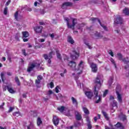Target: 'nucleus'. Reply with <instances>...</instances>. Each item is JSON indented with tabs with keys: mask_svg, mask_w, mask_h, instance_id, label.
<instances>
[{
	"mask_svg": "<svg viewBox=\"0 0 129 129\" xmlns=\"http://www.w3.org/2000/svg\"><path fill=\"white\" fill-rule=\"evenodd\" d=\"M85 63L84 61L81 60L78 67V68H76V62L75 61H70L69 63V66L71 67L73 71H75V73L73 74V76H74L75 79L77 82V85L79 88H81V83L78 80V75H80L82 73V70L84 68V65Z\"/></svg>",
	"mask_w": 129,
	"mask_h": 129,
	"instance_id": "nucleus-1",
	"label": "nucleus"
},
{
	"mask_svg": "<svg viewBox=\"0 0 129 129\" xmlns=\"http://www.w3.org/2000/svg\"><path fill=\"white\" fill-rule=\"evenodd\" d=\"M94 82L96 84L94 93L95 95V98H98V100L95 101V103H99L100 101H101V96L100 95H98V91H97V90L101 87V85H102V83H103V77L102 76H97Z\"/></svg>",
	"mask_w": 129,
	"mask_h": 129,
	"instance_id": "nucleus-2",
	"label": "nucleus"
},
{
	"mask_svg": "<svg viewBox=\"0 0 129 129\" xmlns=\"http://www.w3.org/2000/svg\"><path fill=\"white\" fill-rule=\"evenodd\" d=\"M40 64V63L38 60L33 61L32 63H30L29 64L27 69V72H31V71H32L33 69H34L35 67H39Z\"/></svg>",
	"mask_w": 129,
	"mask_h": 129,
	"instance_id": "nucleus-3",
	"label": "nucleus"
},
{
	"mask_svg": "<svg viewBox=\"0 0 129 129\" xmlns=\"http://www.w3.org/2000/svg\"><path fill=\"white\" fill-rule=\"evenodd\" d=\"M64 21H66V22H67V25L68 28L69 29H74V27L75 26V25H76V23L77 22V20H76V19H73V25H70L69 24L70 19L68 17L64 18Z\"/></svg>",
	"mask_w": 129,
	"mask_h": 129,
	"instance_id": "nucleus-4",
	"label": "nucleus"
},
{
	"mask_svg": "<svg viewBox=\"0 0 129 129\" xmlns=\"http://www.w3.org/2000/svg\"><path fill=\"white\" fill-rule=\"evenodd\" d=\"M111 128L107 126H105V129H124V126L122 125V123L118 122L116 124L114 125V128L112 126V125L111 124H109Z\"/></svg>",
	"mask_w": 129,
	"mask_h": 129,
	"instance_id": "nucleus-5",
	"label": "nucleus"
},
{
	"mask_svg": "<svg viewBox=\"0 0 129 129\" xmlns=\"http://www.w3.org/2000/svg\"><path fill=\"white\" fill-rule=\"evenodd\" d=\"M83 90L87 97L90 99H91V98H92V96H93V93L90 91V90L86 87L83 88Z\"/></svg>",
	"mask_w": 129,
	"mask_h": 129,
	"instance_id": "nucleus-6",
	"label": "nucleus"
},
{
	"mask_svg": "<svg viewBox=\"0 0 129 129\" xmlns=\"http://www.w3.org/2000/svg\"><path fill=\"white\" fill-rule=\"evenodd\" d=\"M52 55H53V51L49 53V56L47 54H44L43 56L45 60H47V66L50 67L51 66V58H52Z\"/></svg>",
	"mask_w": 129,
	"mask_h": 129,
	"instance_id": "nucleus-7",
	"label": "nucleus"
},
{
	"mask_svg": "<svg viewBox=\"0 0 129 129\" xmlns=\"http://www.w3.org/2000/svg\"><path fill=\"white\" fill-rule=\"evenodd\" d=\"M90 20H91V21H92L93 22V23H94L95 22H98L100 24V26H101V27H103L104 30L105 31H107V28L104 25L101 24V22H100V20H99L96 18H91Z\"/></svg>",
	"mask_w": 129,
	"mask_h": 129,
	"instance_id": "nucleus-8",
	"label": "nucleus"
},
{
	"mask_svg": "<svg viewBox=\"0 0 129 129\" xmlns=\"http://www.w3.org/2000/svg\"><path fill=\"white\" fill-rule=\"evenodd\" d=\"M79 57V53L77 52L75 49L72 50V53L71 54V58L72 59H77Z\"/></svg>",
	"mask_w": 129,
	"mask_h": 129,
	"instance_id": "nucleus-9",
	"label": "nucleus"
},
{
	"mask_svg": "<svg viewBox=\"0 0 129 129\" xmlns=\"http://www.w3.org/2000/svg\"><path fill=\"white\" fill-rule=\"evenodd\" d=\"M117 56L119 60L123 61L125 64H127L129 62L128 57L122 58V55L119 53H117Z\"/></svg>",
	"mask_w": 129,
	"mask_h": 129,
	"instance_id": "nucleus-10",
	"label": "nucleus"
},
{
	"mask_svg": "<svg viewBox=\"0 0 129 129\" xmlns=\"http://www.w3.org/2000/svg\"><path fill=\"white\" fill-rule=\"evenodd\" d=\"M123 22L122 18L119 16H117V17L115 18L114 24L118 25V24H122Z\"/></svg>",
	"mask_w": 129,
	"mask_h": 129,
	"instance_id": "nucleus-11",
	"label": "nucleus"
},
{
	"mask_svg": "<svg viewBox=\"0 0 129 129\" xmlns=\"http://www.w3.org/2000/svg\"><path fill=\"white\" fill-rule=\"evenodd\" d=\"M90 64V67L92 69V72H94V73L97 72V65L94 63H91Z\"/></svg>",
	"mask_w": 129,
	"mask_h": 129,
	"instance_id": "nucleus-12",
	"label": "nucleus"
},
{
	"mask_svg": "<svg viewBox=\"0 0 129 129\" xmlns=\"http://www.w3.org/2000/svg\"><path fill=\"white\" fill-rule=\"evenodd\" d=\"M42 29L43 27L42 26H36L35 27H34V30L35 32H36L38 34H39L40 33H42Z\"/></svg>",
	"mask_w": 129,
	"mask_h": 129,
	"instance_id": "nucleus-13",
	"label": "nucleus"
},
{
	"mask_svg": "<svg viewBox=\"0 0 129 129\" xmlns=\"http://www.w3.org/2000/svg\"><path fill=\"white\" fill-rule=\"evenodd\" d=\"M116 94L117 95L118 101L120 103L121 102H122V97L121 96V95L119 94V93L117 91H116Z\"/></svg>",
	"mask_w": 129,
	"mask_h": 129,
	"instance_id": "nucleus-14",
	"label": "nucleus"
},
{
	"mask_svg": "<svg viewBox=\"0 0 129 129\" xmlns=\"http://www.w3.org/2000/svg\"><path fill=\"white\" fill-rule=\"evenodd\" d=\"M72 3L70 2H66L61 6L62 9H67V7H71Z\"/></svg>",
	"mask_w": 129,
	"mask_h": 129,
	"instance_id": "nucleus-15",
	"label": "nucleus"
},
{
	"mask_svg": "<svg viewBox=\"0 0 129 129\" xmlns=\"http://www.w3.org/2000/svg\"><path fill=\"white\" fill-rule=\"evenodd\" d=\"M86 121L88 123V128L91 129L92 128V126L91 125V122L90 121V119H89V117L87 116L86 117Z\"/></svg>",
	"mask_w": 129,
	"mask_h": 129,
	"instance_id": "nucleus-16",
	"label": "nucleus"
},
{
	"mask_svg": "<svg viewBox=\"0 0 129 129\" xmlns=\"http://www.w3.org/2000/svg\"><path fill=\"white\" fill-rule=\"evenodd\" d=\"M72 101L73 105H74L75 107H78V102H77V100L75 99L74 97H72Z\"/></svg>",
	"mask_w": 129,
	"mask_h": 129,
	"instance_id": "nucleus-17",
	"label": "nucleus"
},
{
	"mask_svg": "<svg viewBox=\"0 0 129 129\" xmlns=\"http://www.w3.org/2000/svg\"><path fill=\"white\" fill-rule=\"evenodd\" d=\"M53 123L54 124V125L57 126L58 124H59V118L57 117V116L53 117V119L52 120Z\"/></svg>",
	"mask_w": 129,
	"mask_h": 129,
	"instance_id": "nucleus-18",
	"label": "nucleus"
},
{
	"mask_svg": "<svg viewBox=\"0 0 129 129\" xmlns=\"http://www.w3.org/2000/svg\"><path fill=\"white\" fill-rule=\"evenodd\" d=\"M75 115H76V119L77 120H80L81 118H82V116H81V114L78 112V111L75 112Z\"/></svg>",
	"mask_w": 129,
	"mask_h": 129,
	"instance_id": "nucleus-19",
	"label": "nucleus"
},
{
	"mask_svg": "<svg viewBox=\"0 0 129 129\" xmlns=\"http://www.w3.org/2000/svg\"><path fill=\"white\" fill-rule=\"evenodd\" d=\"M57 109L60 112H64V111H66L67 110V108L65 107L64 106H60L57 108Z\"/></svg>",
	"mask_w": 129,
	"mask_h": 129,
	"instance_id": "nucleus-20",
	"label": "nucleus"
},
{
	"mask_svg": "<svg viewBox=\"0 0 129 129\" xmlns=\"http://www.w3.org/2000/svg\"><path fill=\"white\" fill-rule=\"evenodd\" d=\"M8 91H9V92L10 93H11L12 94H14V93H16V91H15L14 89H13V88L12 87V85H10V86L8 87Z\"/></svg>",
	"mask_w": 129,
	"mask_h": 129,
	"instance_id": "nucleus-21",
	"label": "nucleus"
},
{
	"mask_svg": "<svg viewBox=\"0 0 129 129\" xmlns=\"http://www.w3.org/2000/svg\"><path fill=\"white\" fill-rule=\"evenodd\" d=\"M22 39H24V38H28V37H29V32L27 31H23L22 32Z\"/></svg>",
	"mask_w": 129,
	"mask_h": 129,
	"instance_id": "nucleus-22",
	"label": "nucleus"
},
{
	"mask_svg": "<svg viewBox=\"0 0 129 129\" xmlns=\"http://www.w3.org/2000/svg\"><path fill=\"white\" fill-rule=\"evenodd\" d=\"M14 17L16 21H20V19H22V17L19 16V13L18 11L15 13Z\"/></svg>",
	"mask_w": 129,
	"mask_h": 129,
	"instance_id": "nucleus-23",
	"label": "nucleus"
},
{
	"mask_svg": "<svg viewBox=\"0 0 129 129\" xmlns=\"http://www.w3.org/2000/svg\"><path fill=\"white\" fill-rule=\"evenodd\" d=\"M68 42L72 44H73L75 43L74 40H73V38H72L71 36L68 37Z\"/></svg>",
	"mask_w": 129,
	"mask_h": 129,
	"instance_id": "nucleus-24",
	"label": "nucleus"
},
{
	"mask_svg": "<svg viewBox=\"0 0 129 129\" xmlns=\"http://www.w3.org/2000/svg\"><path fill=\"white\" fill-rule=\"evenodd\" d=\"M83 110L85 114L88 115L90 114V112H89V110L87 109V108L85 107H83Z\"/></svg>",
	"mask_w": 129,
	"mask_h": 129,
	"instance_id": "nucleus-25",
	"label": "nucleus"
},
{
	"mask_svg": "<svg viewBox=\"0 0 129 129\" xmlns=\"http://www.w3.org/2000/svg\"><path fill=\"white\" fill-rule=\"evenodd\" d=\"M34 128H35L34 123L32 122H30V124L28 126H27V129H34Z\"/></svg>",
	"mask_w": 129,
	"mask_h": 129,
	"instance_id": "nucleus-26",
	"label": "nucleus"
},
{
	"mask_svg": "<svg viewBox=\"0 0 129 129\" xmlns=\"http://www.w3.org/2000/svg\"><path fill=\"white\" fill-rule=\"evenodd\" d=\"M123 14L125 15V16H128L129 15V10L128 8H125L123 10Z\"/></svg>",
	"mask_w": 129,
	"mask_h": 129,
	"instance_id": "nucleus-27",
	"label": "nucleus"
},
{
	"mask_svg": "<svg viewBox=\"0 0 129 129\" xmlns=\"http://www.w3.org/2000/svg\"><path fill=\"white\" fill-rule=\"evenodd\" d=\"M42 123H43V121L41 119V118L38 117L37 120V124L38 126H40V125H41V124H42Z\"/></svg>",
	"mask_w": 129,
	"mask_h": 129,
	"instance_id": "nucleus-28",
	"label": "nucleus"
},
{
	"mask_svg": "<svg viewBox=\"0 0 129 129\" xmlns=\"http://www.w3.org/2000/svg\"><path fill=\"white\" fill-rule=\"evenodd\" d=\"M119 117L122 119V120H125V119H126V116L125 114H123V113H121L120 114Z\"/></svg>",
	"mask_w": 129,
	"mask_h": 129,
	"instance_id": "nucleus-29",
	"label": "nucleus"
},
{
	"mask_svg": "<svg viewBox=\"0 0 129 129\" xmlns=\"http://www.w3.org/2000/svg\"><path fill=\"white\" fill-rule=\"evenodd\" d=\"M15 82L17 83L18 86H21V83L20 82V80L19 79V78L17 76L15 77Z\"/></svg>",
	"mask_w": 129,
	"mask_h": 129,
	"instance_id": "nucleus-30",
	"label": "nucleus"
},
{
	"mask_svg": "<svg viewBox=\"0 0 129 129\" xmlns=\"http://www.w3.org/2000/svg\"><path fill=\"white\" fill-rule=\"evenodd\" d=\"M113 81V77H110V79L108 82V85H109V86H111V84H112Z\"/></svg>",
	"mask_w": 129,
	"mask_h": 129,
	"instance_id": "nucleus-31",
	"label": "nucleus"
},
{
	"mask_svg": "<svg viewBox=\"0 0 129 129\" xmlns=\"http://www.w3.org/2000/svg\"><path fill=\"white\" fill-rule=\"evenodd\" d=\"M112 106L113 107H116L117 108V102L115 100H113L112 103H111Z\"/></svg>",
	"mask_w": 129,
	"mask_h": 129,
	"instance_id": "nucleus-32",
	"label": "nucleus"
},
{
	"mask_svg": "<svg viewBox=\"0 0 129 129\" xmlns=\"http://www.w3.org/2000/svg\"><path fill=\"white\" fill-rule=\"evenodd\" d=\"M10 85H8L7 86H6V85L3 86V91H6L7 90H7H8L9 87H10Z\"/></svg>",
	"mask_w": 129,
	"mask_h": 129,
	"instance_id": "nucleus-33",
	"label": "nucleus"
},
{
	"mask_svg": "<svg viewBox=\"0 0 129 129\" xmlns=\"http://www.w3.org/2000/svg\"><path fill=\"white\" fill-rule=\"evenodd\" d=\"M103 115H104V116L105 117V118L107 120H108L109 118L108 116H107V114L106 113V112H104L103 111H102Z\"/></svg>",
	"mask_w": 129,
	"mask_h": 129,
	"instance_id": "nucleus-34",
	"label": "nucleus"
},
{
	"mask_svg": "<svg viewBox=\"0 0 129 129\" xmlns=\"http://www.w3.org/2000/svg\"><path fill=\"white\" fill-rule=\"evenodd\" d=\"M95 37H97V38H102L103 36L100 34V33H98V32H96L95 33Z\"/></svg>",
	"mask_w": 129,
	"mask_h": 129,
	"instance_id": "nucleus-35",
	"label": "nucleus"
},
{
	"mask_svg": "<svg viewBox=\"0 0 129 129\" xmlns=\"http://www.w3.org/2000/svg\"><path fill=\"white\" fill-rule=\"evenodd\" d=\"M13 115H14V116H17V117H18V116H20V115H21V114L20 113V112H15L13 113Z\"/></svg>",
	"mask_w": 129,
	"mask_h": 129,
	"instance_id": "nucleus-36",
	"label": "nucleus"
},
{
	"mask_svg": "<svg viewBox=\"0 0 129 129\" xmlns=\"http://www.w3.org/2000/svg\"><path fill=\"white\" fill-rule=\"evenodd\" d=\"M56 52L57 57L58 58V59H59V60H61V54H60V53H59V51L58 50H56Z\"/></svg>",
	"mask_w": 129,
	"mask_h": 129,
	"instance_id": "nucleus-37",
	"label": "nucleus"
},
{
	"mask_svg": "<svg viewBox=\"0 0 129 129\" xmlns=\"http://www.w3.org/2000/svg\"><path fill=\"white\" fill-rule=\"evenodd\" d=\"M40 82H41V81H40L39 80H36L35 83H36L37 87H40L39 85H40Z\"/></svg>",
	"mask_w": 129,
	"mask_h": 129,
	"instance_id": "nucleus-38",
	"label": "nucleus"
},
{
	"mask_svg": "<svg viewBox=\"0 0 129 129\" xmlns=\"http://www.w3.org/2000/svg\"><path fill=\"white\" fill-rule=\"evenodd\" d=\"M68 56L66 54H63V59L64 62H68Z\"/></svg>",
	"mask_w": 129,
	"mask_h": 129,
	"instance_id": "nucleus-39",
	"label": "nucleus"
},
{
	"mask_svg": "<svg viewBox=\"0 0 129 129\" xmlns=\"http://www.w3.org/2000/svg\"><path fill=\"white\" fill-rule=\"evenodd\" d=\"M100 119V114H98V117L95 116L94 117V119L95 121V122H96L97 121V119Z\"/></svg>",
	"mask_w": 129,
	"mask_h": 129,
	"instance_id": "nucleus-40",
	"label": "nucleus"
},
{
	"mask_svg": "<svg viewBox=\"0 0 129 129\" xmlns=\"http://www.w3.org/2000/svg\"><path fill=\"white\" fill-rule=\"evenodd\" d=\"M108 93V90H105L103 94V97H105V96H106Z\"/></svg>",
	"mask_w": 129,
	"mask_h": 129,
	"instance_id": "nucleus-41",
	"label": "nucleus"
},
{
	"mask_svg": "<svg viewBox=\"0 0 129 129\" xmlns=\"http://www.w3.org/2000/svg\"><path fill=\"white\" fill-rule=\"evenodd\" d=\"M48 86H50V88H53L54 87V83L53 82H50L48 84Z\"/></svg>",
	"mask_w": 129,
	"mask_h": 129,
	"instance_id": "nucleus-42",
	"label": "nucleus"
},
{
	"mask_svg": "<svg viewBox=\"0 0 129 129\" xmlns=\"http://www.w3.org/2000/svg\"><path fill=\"white\" fill-rule=\"evenodd\" d=\"M1 79H2V81H3V82H4V77H5V73H4V72L1 73Z\"/></svg>",
	"mask_w": 129,
	"mask_h": 129,
	"instance_id": "nucleus-43",
	"label": "nucleus"
},
{
	"mask_svg": "<svg viewBox=\"0 0 129 129\" xmlns=\"http://www.w3.org/2000/svg\"><path fill=\"white\" fill-rule=\"evenodd\" d=\"M85 44H86V46H87L88 48L90 49H92V46L91 45H89V43L87 42H85Z\"/></svg>",
	"mask_w": 129,
	"mask_h": 129,
	"instance_id": "nucleus-44",
	"label": "nucleus"
},
{
	"mask_svg": "<svg viewBox=\"0 0 129 129\" xmlns=\"http://www.w3.org/2000/svg\"><path fill=\"white\" fill-rule=\"evenodd\" d=\"M4 15H7L8 14V7H5L4 11Z\"/></svg>",
	"mask_w": 129,
	"mask_h": 129,
	"instance_id": "nucleus-45",
	"label": "nucleus"
},
{
	"mask_svg": "<svg viewBox=\"0 0 129 129\" xmlns=\"http://www.w3.org/2000/svg\"><path fill=\"white\" fill-rule=\"evenodd\" d=\"M49 36L50 38H51L52 40H53V39H54V37L56 36V34L52 33L51 34H49Z\"/></svg>",
	"mask_w": 129,
	"mask_h": 129,
	"instance_id": "nucleus-46",
	"label": "nucleus"
},
{
	"mask_svg": "<svg viewBox=\"0 0 129 129\" xmlns=\"http://www.w3.org/2000/svg\"><path fill=\"white\" fill-rule=\"evenodd\" d=\"M84 26V25H83V24L79 25V27H78V29H79V30H81V32L82 31V27H83Z\"/></svg>",
	"mask_w": 129,
	"mask_h": 129,
	"instance_id": "nucleus-47",
	"label": "nucleus"
},
{
	"mask_svg": "<svg viewBox=\"0 0 129 129\" xmlns=\"http://www.w3.org/2000/svg\"><path fill=\"white\" fill-rule=\"evenodd\" d=\"M51 94H53V91L52 90H50L47 92V95H51Z\"/></svg>",
	"mask_w": 129,
	"mask_h": 129,
	"instance_id": "nucleus-48",
	"label": "nucleus"
},
{
	"mask_svg": "<svg viewBox=\"0 0 129 129\" xmlns=\"http://www.w3.org/2000/svg\"><path fill=\"white\" fill-rule=\"evenodd\" d=\"M55 90L56 93H59V86H56L55 88Z\"/></svg>",
	"mask_w": 129,
	"mask_h": 129,
	"instance_id": "nucleus-49",
	"label": "nucleus"
},
{
	"mask_svg": "<svg viewBox=\"0 0 129 129\" xmlns=\"http://www.w3.org/2000/svg\"><path fill=\"white\" fill-rule=\"evenodd\" d=\"M42 79H43V77H42V76H41V75L38 76L37 80H39L41 81V80H42Z\"/></svg>",
	"mask_w": 129,
	"mask_h": 129,
	"instance_id": "nucleus-50",
	"label": "nucleus"
},
{
	"mask_svg": "<svg viewBox=\"0 0 129 129\" xmlns=\"http://www.w3.org/2000/svg\"><path fill=\"white\" fill-rule=\"evenodd\" d=\"M110 60L111 62H112V63L113 64H114L115 68H116V66L115 65V63L114 62V59H113L112 58H111Z\"/></svg>",
	"mask_w": 129,
	"mask_h": 129,
	"instance_id": "nucleus-51",
	"label": "nucleus"
},
{
	"mask_svg": "<svg viewBox=\"0 0 129 129\" xmlns=\"http://www.w3.org/2000/svg\"><path fill=\"white\" fill-rule=\"evenodd\" d=\"M38 42H39L40 43H43V42H45V39L40 38V39H38Z\"/></svg>",
	"mask_w": 129,
	"mask_h": 129,
	"instance_id": "nucleus-52",
	"label": "nucleus"
},
{
	"mask_svg": "<svg viewBox=\"0 0 129 129\" xmlns=\"http://www.w3.org/2000/svg\"><path fill=\"white\" fill-rule=\"evenodd\" d=\"M109 54L112 57H113V52L111 50L109 51Z\"/></svg>",
	"mask_w": 129,
	"mask_h": 129,
	"instance_id": "nucleus-53",
	"label": "nucleus"
},
{
	"mask_svg": "<svg viewBox=\"0 0 129 129\" xmlns=\"http://www.w3.org/2000/svg\"><path fill=\"white\" fill-rule=\"evenodd\" d=\"M13 110H14V108L12 107H10V109L8 111V112H12V111H13Z\"/></svg>",
	"mask_w": 129,
	"mask_h": 129,
	"instance_id": "nucleus-54",
	"label": "nucleus"
},
{
	"mask_svg": "<svg viewBox=\"0 0 129 129\" xmlns=\"http://www.w3.org/2000/svg\"><path fill=\"white\" fill-rule=\"evenodd\" d=\"M22 52L23 55H24V56H27V54H26V49H23Z\"/></svg>",
	"mask_w": 129,
	"mask_h": 129,
	"instance_id": "nucleus-55",
	"label": "nucleus"
},
{
	"mask_svg": "<svg viewBox=\"0 0 129 129\" xmlns=\"http://www.w3.org/2000/svg\"><path fill=\"white\" fill-rule=\"evenodd\" d=\"M45 10H41V11H40V14H41V15H44V14H45Z\"/></svg>",
	"mask_w": 129,
	"mask_h": 129,
	"instance_id": "nucleus-56",
	"label": "nucleus"
},
{
	"mask_svg": "<svg viewBox=\"0 0 129 129\" xmlns=\"http://www.w3.org/2000/svg\"><path fill=\"white\" fill-rule=\"evenodd\" d=\"M11 4V0H9L6 4V6H9Z\"/></svg>",
	"mask_w": 129,
	"mask_h": 129,
	"instance_id": "nucleus-57",
	"label": "nucleus"
},
{
	"mask_svg": "<svg viewBox=\"0 0 129 129\" xmlns=\"http://www.w3.org/2000/svg\"><path fill=\"white\" fill-rule=\"evenodd\" d=\"M52 24H57V20L55 19H52Z\"/></svg>",
	"mask_w": 129,
	"mask_h": 129,
	"instance_id": "nucleus-58",
	"label": "nucleus"
},
{
	"mask_svg": "<svg viewBox=\"0 0 129 129\" xmlns=\"http://www.w3.org/2000/svg\"><path fill=\"white\" fill-rule=\"evenodd\" d=\"M4 105H5V103H3L2 104L0 105V108L1 109L4 108Z\"/></svg>",
	"mask_w": 129,
	"mask_h": 129,
	"instance_id": "nucleus-59",
	"label": "nucleus"
},
{
	"mask_svg": "<svg viewBox=\"0 0 129 129\" xmlns=\"http://www.w3.org/2000/svg\"><path fill=\"white\" fill-rule=\"evenodd\" d=\"M23 40L24 42H28L29 41V39L28 38H23Z\"/></svg>",
	"mask_w": 129,
	"mask_h": 129,
	"instance_id": "nucleus-60",
	"label": "nucleus"
},
{
	"mask_svg": "<svg viewBox=\"0 0 129 129\" xmlns=\"http://www.w3.org/2000/svg\"><path fill=\"white\" fill-rule=\"evenodd\" d=\"M12 73H11V72H7V75L8 76H12Z\"/></svg>",
	"mask_w": 129,
	"mask_h": 129,
	"instance_id": "nucleus-61",
	"label": "nucleus"
},
{
	"mask_svg": "<svg viewBox=\"0 0 129 129\" xmlns=\"http://www.w3.org/2000/svg\"><path fill=\"white\" fill-rule=\"evenodd\" d=\"M23 98H27V94H23L22 95Z\"/></svg>",
	"mask_w": 129,
	"mask_h": 129,
	"instance_id": "nucleus-62",
	"label": "nucleus"
},
{
	"mask_svg": "<svg viewBox=\"0 0 129 129\" xmlns=\"http://www.w3.org/2000/svg\"><path fill=\"white\" fill-rule=\"evenodd\" d=\"M109 99L110 100H113V99H114V97H113L112 96H110Z\"/></svg>",
	"mask_w": 129,
	"mask_h": 129,
	"instance_id": "nucleus-63",
	"label": "nucleus"
},
{
	"mask_svg": "<svg viewBox=\"0 0 129 129\" xmlns=\"http://www.w3.org/2000/svg\"><path fill=\"white\" fill-rule=\"evenodd\" d=\"M73 126H70L67 127V129H73Z\"/></svg>",
	"mask_w": 129,
	"mask_h": 129,
	"instance_id": "nucleus-64",
	"label": "nucleus"
}]
</instances>
